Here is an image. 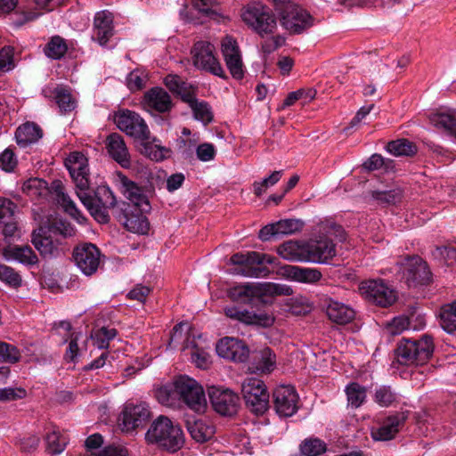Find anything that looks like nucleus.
<instances>
[{"label": "nucleus", "mask_w": 456, "mask_h": 456, "mask_svg": "<svg viewBox=\"0 0 456 456\" xmlns=\"http://www.w3.org/2000/svg\"><path fill=\"white\" fill-rule=\"evenodd\" d=\"M68 168L77 189V195L89 210L94 218L100 224L110 222L109 210L114 216V210L119 205L116 197L110 188L105 186L98 187L92 196L87 192L89 189V169L87 159L84 154L74 151L65 160Z\"/></svg>", "instance_id": "1"}, {"label": "nucleus", "mask_w": 456, "mask_h": 456, "mask_svg": "<svg viewBox=\"0 0 456 456\" xmlns=\"http://www.w3.org/2000/svg\"><path fill=\"white\" fill-rule=\"evenodd\" d=\"M314 236L306 241V262L329 264L337 254L333 239L346 240L343 227L330 220L320 222L314 229Z\"/></svg>", "instance_id": "2"}, {"label": "nucleus", "mask_w": 456, "mask_h": 456, "mask_svg": "<svg viewBox=\"0 0 456 456\" xmlns=\"http://www.w3.org/2000/svg\"><path fill=\"white\" fill-rule=\"evenodd\" d=\"M145 440L169 452L179 451L185 441L181 426L165 415H159L151 422L145 434Z\"/></svg>", "instance_id": "3"}, {"label": "nucleus", "mask_w": 456, "mask_h": 456, "mask_svg": "<svg viewBox=\"0 0 456 456\" xmlns=\"http://www.w3.org/2000/svg\"><path fill=\"white\" fill-rule=\"evenodd\" d=\"M433 351L434 345L429 336L424 335L419 340L402 338L395 349V359L401 365H422L428 361Z\"/></svg>", "instance_id": "4"}, {"label": "nucleus", "mask_w": 456, "mask_h": 456, "mask_svg": "<svg viewBox=\"0 0 456 456\" xmlns=\"http://www.w3.org/2000/svg\"><path fill=\"white\" fill-rule=\"evenodd\" d=\"M395 266L408 287L428 285L432 281L433 275L428 265L417 255L401 257Z\"/></svg>", "instance_id": "5"}, {"label": "nucleus", "mask_w": 456, "mask_h": 456, "mask_svg": "<svg viewBox=\"0 0 456 456\" xmlns=\"http://www.w3.org/2000/svg\"><path fill=\"white\" fill-rule=\"evenodd\" d=\"M173 385V394L177 395L188 408L198 413L205 411L207 399L200 383L188 376H179Z\"/></svg>", "instance_id": "6"}, {"label": "nucleus", "mask_w": 456, "mask_h": 456, "mask_svg": "<svg viewBox=\"0 0 456 456\" xmlns=\"http://www.w3.org/2000/svg\"><path fill=\"white\" fill-rule=\"evenodd\" d=\"M241 395L246 407L255 415H263L269 409L270 395L263 380L246 378L241 383Z\"/></svg>", "instance_id": "7"}, {"label": "nucleus", "mask_w": 456, "mask_h": 456, "mask_svg": "<svg viewBox=\"0 0 456 456\" xmlns=\"http://www.w3.org/2000/svg\"><path fill=\"white\" fill-rule=\"evenodd\" d=\"M281 26L290 34H300L313 26V17L289 0L275 5Z\"/></svg>", "instance_id": "8"}, {"label": "nucleus", "mask_w": 456, "mask_h": 456, "mask_svg": "<svg viewBox=\"0 0 456 456\" xmlns=\"http://www.w3.org/2000/svg\"><path fill=\"white\" fill-rule=\"evenodd\" d=\"M240 15L243 21L261 36L273 33L277 27L275 17L270 9L261 3L247 4L241 9Z\"/></svg>", "instance_id": "9"}, {"label": "nucleus", "mask_w": 456, "mask_h": 456, "mask_svg": "<svg viewBox=\"0 0 456 456\" xmlns=\"http://www.w3.org/2000/svg\"><path fill=\"white\" fill-rule=\"evenodd\" d=\"M359 291L367 301L381 307H388L396 300L395 291L382 280L362 281Z\"/></svg>", "instance_id": "10"}, {"label": "nucleus", "mask_w": 456, "mask_h": 456, "mask_svg": "<svg viewBox=\"0 0 456 456\" xmlns=\"http://www.w3.org/2000/svg\"><path fill=\"white\" fill-rule=\"evenodd\" d=\"M143 213L138 208L121 201L114 210V216L126 230L134 233L145 234L150 229V224Z\"/></svg>", "instance_id": "11"}, {"label": "nucleus", "mask_w": 456, "mask_h": 456, "mask_svg": "<svg viewBox=\"0 0 456 456\" xmlns=\"http://www.w3.org/2000/svg\"><path fill=\"white\" fill-rule=\"evenodd\" d=\"M215 49V46L207 41L195 43L191 50L193 63L197 68L215 76L225 77L224 70L214 54Z\"/></svg>", "instance_id": "12"}, {"label": "nucleus", "mask_w": 456, "mask_h": 456, "mask_svg": "<svg viewBox=\"0 0 456 456\" xmlns=\"http://www.w3.org/2000/svg\"><path fill=\"white\" fill-rule=\"evenodd\" d=\"M118 127L127 135L142 142L150 138V130L143 118L134 111L124 110L115 116Z\"/></svg>", "instance_id": "13"}, {"label": "nucleus", "mask_w": 456, "mask_h": 456, "mask_svg": "<svg viewBox=\"0 0 456 456\" xmlns=\"http://www.w3.org/2000/svg\"><path fill=\"white\" fill-rule=\"evenodd\" d=\"M258 253L256 251L233 254L230 258V263L234 265L232 273L255 278L267 276L269 269L266 266H258Z\"/></svg>", "instance_id": "14"}, {"label": "nucleus", "mask_w": 456, "mask_h": 456, "mask_svg": "<svg viewBox=\"0 0 456 456\" xmlns=\"http://www.w3.org/2000/svg\"><path fill=\"white\" fill-rule=\"evenodd\" d=\"M210 403L214 410L222 416H233L240 406L237 394L228 388L211 387L208 389Z\"/></svg>", "instance_id": "15"}, {"label": "nucleus", "mask_w": 456, "mask_h": 456, "mask_svg": "<svg viewBox=\"0 0 456 456\" xmlns=\"http://www.w3.org/2000/svg\"><path fill=\"white\" fill-rule=\"evenodd\" d=\"M101 256L100 249L93 243L80 244L73 250V258L77 266L87 276L98 270Z\"/></svg>", "instance_id": "16"}, {"label": "nucleus", "mask_w": 456, "mask_h": 456, "mask_svg": "<svg viewBox=\"0 0 456 456\" xmlns=\"http://www.w3.org/2000/svg\"><path fill=\"white\" fill-rule=\"evenodd\" d=\"M226 317L241 322L245 325H256L261 327H271L274 323V317L267 313H254L247 309H242L236 305H229L224 308Z\"/></svg>", "instance_id": "17"}, {"label": "nucleus", "mask_w": 456, "mask_h": 456, "mask_svg": "<svg viewBox=\"0 0 456 456\" xmlns=\"http://www.w3.org/2000/svg\"><path fill=\"white\" fill-rule=\"evenodd\" d=\"M221 51L232 77L241 79L244 70L240 51L236 40L230 36L224 37L221 41Z\"/></svg>", "instance_id": "18"}, {"label": "nucleus", "mask_w": 456, "mask_h": 456, "mask_svg": "<svg viewBox=\"0 0 456 456\" xmlns=\"http://www.w3.org/2000/svg\"><path fill=\"white\" fill-rule=\"evenodd\" d=\"M408 418L407 411H400L387 417L377 428H372L370 436L375 441H389L395 437Z\"/></svg>", "instance_id": "19"}, {"label": "nucleus", "mask_w": 456, "mask_h": 456, "mask_svg": "<svg viewBox=\"0 0 456 456\" xmlns=\"http://www.w3.org/2000/svg\"><path fill=\"white\" fill-rule=\"evenodd\" d=\"M276 412L282 417H290L297 411L298 395L291 386H280L273 394Z\"/></svg>", "instance_id": "20"}, {"label": "nucleus", "mask_w": 456, "mask_h": 456, "mask_svg": "<svg viewBox=\"0 0 456 456\" xmlns=\"http://www.w3.org/2000/svg\"><path fill=\"white\" fill-rule=\"evenodd\" d=\"M150 416V410L145 404H126L122 411L119 425L123 431L133 432L136 428L143 427Z\"/></svg>", "instance_id": "21"}, {"label": "nucleus", "mask_w": 456, "mask_h": 456, "mask_svg": "<svg viewBox=\"0 0 456 456\" xmlns=\"http://www.w3.org/2000/svg\"><path fill=\"white\" fill-rule=\"evenodd\" d=\"M118 181L120 184L121 192L134 204L133 207L138 208L142 212L151 210L150 201L142 187L138 186L137 183L121 173L118 174Z\"/></svg>", "instance_id": "22"}, {"label": "nucleus", "mask_w": 456, "mask_h": 456, "mask_svg": "<svg viewBox=\"0 0 456 456\" xmlns=\"http://www.w3.org/2000/svg\"><path fill=\"white\" fill-rule=\"evenodd\" d=\"M304 223L298 219H284L264 226L259 231V238L265 241L273 236L292 234L303 228Z\"/></svg>", "instance_id": "23"}, {"label": "nucleus", "mask_w": 456, "mask_h": 456, "mask_svg": "<svg viewBox=\"0 0 456 456\" xmlns=\"http://www.w3.org/2000/svg\"><path fill=\"white\" fill-rule=\"evenodd\" d=\"M106 149L110 156L122 167H130V154L121 134H110L106 139Z\"/></svg>", "instance_id": "24"}, {"label": "nucleus", "mask_w": 456, "mask_h": 456, "mask_svg": "<svg viewBox=\"0 0 456 456\" xmlns=\"http://www.w3.org/2000/svg\"><path fill=\"white\" fill-rule=\"evenodd\" d=\"M146 108L159 113L169 112L174 104L168 93L162 87H153L144 94Z\"/></svg>", "instance_id": "25"}, {"label": "nucleus", "mask_w": 456, "mask_h": 456, "mask_svg": "<svg viewBox=\"0 0 456 456\" xmlns=\"http://www.w3.org/2000/svg\"><path fill=\"white\" fill-rule=\"evenodd\" d=\"M282 274L288 280L307 284L317 283L322 278L318 269L297 265H285L282 267Z\"/></svg>", "instance_id": "26"}, {"label": "nucleus", "mask_w": 456, "mask_h": 456, "mask_svg": "<svg viewBox=\"0 0 456 456\" xmlns=\"http://www.w3.org/2000/svg\"><path fill=\"white\" fill-rule=\"evenodd\" d=\"M113 16L108 11H102L96 13L94 21V37L101 45L107 44L113 36Z\"/></svg>", "instance_id": "27"}, {"label": "nucleus", "mask_w": 456, "mask_h": 456, "mask_svg": "<svg viewBox=\"0 0 456 456\" xmlns=\"http://www.w3.org/2000/svg\"><path fill=\"white\" fill-rule=\"evenodd\" d=\"M326 314L331 322L339 325L347 324L355 317V311L351 306L332 299L327 303Z\"/></svg>", "instance_id": "28"}, {"label": "nucleus", "mask_w": 456, "mask_h": 456, "mask_svg": "<svg viewBox=\"0 0 456 456\" xmlns=\"http://www.w3.org/2000/svg\"><path fill=\"white\" fill-rule=\"evenodd\" d=\"M31 242L45 258H51L58 253V246L51 236L47 235L45 227L40 226L33 232Z\"/></svg>", "instance_id": "29"}, {"label": "nucleus", "mask_w": 456, "mask_h": 456, "mask_svg": "<svg viewBox=\"0 0 456 456\" xmlns=\"http://www.w3.org/2000/svg\"><path fill=\"white\" fill-rule=\"evenodd\" d=\"M227 296L232 302L251 304L262 296V290L257 285L244 283L230 288Z\"/></svg>", "instance_id": "30"}, {"label": "nucleus", "mask_w": 456, "mask_h": 456, "mask_svg": "<svg viewBox=\"0 0 456 456\" xmlns=\"http://www.w3.org/2000/svg\"><path fill=\"white\" fill-rule=\"evenodd\" d=\"M430 123L447 135L456 139V110H440L429 116Z\"/></svg>", "instance_id": "31"}, {"label": "nucleus", "mask_w": 456, "mask_h": 456, "mask_svg": "<svg viewBox=\"0 0 456 456\" xmlns=\"http://www.w3.org/2000/svg\"><path fill=\"white\" fill-rule=\"evenodd\" d=\"M306 242L299 243L296 240L286 241L277 248L280 256L291 262H306Z\"/></svg>", "instance_id": "32"}, {"label": "nucleus", "mask_w": 456, "mask_h": 456, "mask_svg": "<svg viewBox=\"0 0 456 456\" xmlns=\"http://www.w3.org/2000/svg\"><path fill=\"white\" fill-rule=\"evenodd\" d=\"M275 358V354L270 348H264L255 356L254 362L248 366V371L251 373L268 374L274 370Z\"/></svg>", "instance_id": "33"}, {"label": "nucleus", "mask_w": 456, "mask_h": 456, "mask_svg": "<svg viewBox=\"0 0 456 456\" xmlns=\"http://www.w3.org/2000/svg\"><path fill=\"white\" fill-rule=\"evenodd\" d=\"M43 136L42 129L34 123L27 122L20 126L15 132L16 142L20 147L37 142Z\"/></svg>", "instance_id": "34"}, {"label": "nucleus", "mask_w": 456, "mask_h": 456, "mask_svg": "<svg viewBox=\"0 0 456 456\" xmlns=\"http://www.w3.org/2000/svg\"><path fill=\"white\" fill-rule=\"evenodd\" d=\"M2 254L7 260L14 259L25 265H32L37 264L38 261L37 255L28 246H7L3 248Z\"/></svg>", "instance_id": "35"}, {"label": "nucleus", "mask_w": 456, "mask_h": 456, "mask_svg": "<svg viewBox=\"0 0 456 456\" xmlns=\"http://www.w3.org/2000/svg\"><path fill=\"white\" fill-rule=\"evenodd\" d=\"M186 428L192 439L199 443L207 442L214 435L213 427L195 418L186 419Z\"/></svg>", "instance_id": "36"}, {"label": "nucleus", "mask_w": 456, "mask_h": 456, "mask_svg": "<svg viewBox=\"0 0 456 456\" xmlns=\"http://www.w3.org/2000/svg\"><path fill=\"white\" fill-rule=\"evenodd\" d=\"M370 195L378 204L386 207L399 203L403 199V191L396 187L388 191H371Z\"/></svg>", "instance_id": "37"}, {"label": "nucleus", "mask_w": 456, "mask_h": 456, "mask_svg": "<svg viewBox=\"0 0 456 456\" xmlns=\"http://www.w3.org/2000/svg\"><path fill=\"white\" fill-rule=\"evenodd\" d=\"M386 148L395 156H413L417 152V146L404 138L389 142Z\"/></svg>", "instance_id": "38"}, {"label": "nucleus", "mask_w": 456, "mask_h": 456, "mask_svg": "<svg viewBox=\"0 0 456 456\" xmlns=\"http://www.w3.org/2000/svg\"><path fill=\"white\" fill-rule=\"evenodd\" d=\"M53 94L55 102L58 105L61 112L66 113L75 109L76 101L69 89L62 86H57L54 89Z\"/></svg>", "instance_id": "39"}, {"label": "nucleus", "mask_w": 456, "mask_h": 456, "mask_svg": "<svg viewBox=\"0 0 456 456\" xmlns=\"http://www.w3.org/2000/svg\"><path fill=\"white\" fill-rule=\"evenodd\" d=\"M441 326L448 333L456 330V301L445 305L440 313Z\"/></svg>", "instance_id": "40"}, {"label": "nucleus", "mask_w": 456, "mask_h": 456, "mask_svg": "<svg viewBox=\"0 0 456 456\" xmlns=\"http://www.w3.org/2000/svg\"><path fill=\"white\" fill-rule=\"evenodd\" d=\"M68 47L64 39L59 36L53 37L45 46V55L53 60L61 59L67 52Z\"/></svg>", "instance_id": "41"}, {"label": "nucleus", "mask_w": 456, "mask_h": 456, "mask_svg": "<svg viewBox=\"0 0 456 456\" xmlns=\"http://www.w3.org/2000/svg\"><path fill=\"white\" fill-rule=\"evenodd\" d=\"M189 107L192 110L194 118L201 121L204 125H208L213 121L214 115L208 102L196 100Z\"/></svg>", "instance_id": "42"}, {"label": "nucleus", "mask_w": 456, "mask_h": 456, "mask_svg": "<svg viewBox=\"0 0 456 456\" xmlns=\"http://www.w3.org/2000/svg\"><path fill=\"white\" fill-rule=\"evenodd\" d=\"M348 403L354 407H360L366 399V388L356 382L349 384L346 388Z\"/></svg>", "instance_id": "43"}, {"label": "nucleus", "mask_w": 456, "mask_h": 456, "mask_svg": "<svg viewBox=\"0 0 456 456\" xmlns=\"http://www.w3.org/2000/svg\"><path fill=\"white\" fill-rule=\"evenodd\" d=\"M300 451L305 456H319L327 451V444L319 438H308L300 444Z\"/></svg>", "instance_id": "44"}, {"label": "nucleus", "mask_w": 456, "mask_h": 456, "mask_svg": "<svg viewBox=\"0 0 456 456\" xmlns=\"http://www.w3.org/2000/svg\"><path fill=\"white\" fill-rule=\"evenodd\" d=\"M117 330L102 327L94 331L92 335L94 345L100 349H106L110 346V342L117 336Z\"/></svg>", "instance_id": "45"}, {"label": "nucleus", "mask_w": 456, "mask_h": 456, "mask_svg": "<svg viewBox=\"0 0 456 456\" xmlns=\"http://www.w3.org/2000/svg\"><path fill=\"white\" fill-rule=\"evenodd\" d=\"M46 452L52 455L62 452L66 447L67 442L61 437V434L53 430L45 436Z\"/></svg>", "instance_id": "46"}, {"label": "nucleus", "mask_w": 456, "mask_h": 456, "mask_svg": "<svg viewBox=\"0 0 456 456\" xmlns=\"http://www.w3.org/2000/svg\"><path fill=\"white\" fill-rule=\"evenodd\" d=\"M142 153L155 161H161L167 159L170 153L168 149L145 141L142 142Z\"/></svg>", "instance_id": "47"}, {"label": "nucleus", "mask_w": 456, "mask_h": 456, "mask_svg": "<svg viewBox=\"0 0 456 456\" xmlns=\"http://www.w3.org/2000/svg\"><path fill=\"white\" fill-rule=\"evenodd\" d=\"M282 173V170L273 171L268 177L260 182H255L253 183L254 194L256 197H261L269 187L273 186L280 181Z\"/></svg>", "instance_id": "48"}, {"label": "nucleus", "mask_w": 456, "mask_h": 456, "mask_svg": "<svg viewBox=\"0 0 456 456\" xmlns=\"http://www.w3.org/2000/svg\"><path fill=\"white\" fill-rule=\"evenodd\" d=\"M0 281L12 288L21 285V276L12 267L0 263Z\"/></svg>", "instance_id": "49"}, {"label": "nucleus", "mask_w": 456, "mask_h": 456, "mask_svg": "<svg viewBox=\"0 0 456 456\" xmlns=\"http://www.w3.org/2000/svg\"><path fill=\"white\" fill-rule=\"evenodd\" d=\"M20 359L19 349L13 345L0 341V362L15 363Z\"/></svg>", "instance_id": "50"}, {"label": "nucleus", "mask_w": 456, "mask_h": 456, "mask_svg": "<svg viewBox=\"0 0 456 456\" xmlns=\"http://www.w3.org/2000/svg\"><path fill=\"white\" fill-rule=\"evenodd\" d=\"M374 399L380 406L387 407L395 401L396 395L390 387L382 386L376 390Z\"/></svg>", "instance_id": "51"}, {"label": "nucleus", "mask_w": 456, "mask_h": 456, "mask_svg": "<svg viewBox=\"0 0 456 456\" xmlns=\"http://www.w3.org/2000/svg\"><path fill=\"white\" fill-rule=\"evenodd\" d=\"M410 326V320L407 316L401 315L395 317L387 326V330L391 336H396L406 330Z\"/></svg>", "instance_id": "52"}, {"label": "nucleus", "mask_w": 456, "mask_h": 456, "mask_svg": "<svg viewBox=\"0 0 456 456\" xmlns=\"http://www.w3.org/2000/svg\"><path fill=\"white\" fill-rule=\"evenodd\" d=\"M181 100L187 103L189 106L191 105L197 99V87L188 84L184 81V83L180 86L178 91L175 93Z\"/></svg>", "instance_id": "53"}, {"label": "nucleus", "mask_w": 456, "mask_h": 456, "mask_svg": "<svg viewBox=\"0 0 456 456\" xmlns=\"http://www.w3.org/2000/svg\"><path fill=\"white\" fill-rule=\"evenodd\" d=\"M17 205L8 199H0V224L14 218Z\"/></svg>", "instance_id": "54"}, {"label": "nucleus", "mask_w": 456, "mask_h": 456, "mask_svg": "<svg viewBox=\"0 0 456 456\" xmlns=\"http://www.w3.org/2000/svg\"><path fill=\"white\" fill-rule=\"evenodd\" d=\"M435 258L443 259L448 265L456 264V248L448 247H436L433 251Z\"/></svg>", "instance_id": "55"}, {"label": "nucleus", "mask_w": 456, "mask_h": 456, "mask_svg": "<svg viewBox=\"0 0 456 456\" xmlns=\"http://www.w3.org/2000/svg\"><path fill=\"white\" fill-rule=\"evenodd\" d=\"M228 360L242 362L248 358L249 349L244 342L236 339L234 348Z\"/></svg>", "instance_id": "56"}, {"label": "nucleus", "mask_w": 456, "mask_h": 456, "mask_svg": "<svg viewBox=\"0 0 456 456\" xmlns=\"http://www.w3.org/2000/svg\"><path fill=\"white\" fill-rule=\"evenodd\" d=\"M191 4L194 9L206 15L216 13L215 8L218 5L217 0H191Z\"/></svg>", "instance_id": "57"}, {"label": "nucleus", "mask_w": 456, "mask_h": 456, "mask_svg": "<svg viewBox=\"0 0 456 456\" xmlns=\"http://www.w3.org/2000/svg\"><path fill=\"white\" fill-rule=\"evenodd\" d=\"M0 224L2 225V233L5 240H10L20 237V232L15 217L8 220V222H3Z\"/></svg>", "instance_id": "58"}, {"label": "nucleus", "mask_w": 456, "mask_h": 456, "mask_svg": "<svg viewBox=\"0 0 456 456\" xmlns=\"http://www.w3.org/2000/svg\"><path fill=\"white\" fill-rule=\"evenodd\" d=\"M236 338H224L219 340L216 345V353L219 356L229 359L232 349L234 348Z\"/></svg>", "instance_id": "59"}, {"label": "nucleus", "mask_w": 456, "mask_h": 456, "mask_svg": "<svg viewBox=\"0 0 456 456\" xmlns=\"http://www.w3.org/2000/svg\"><path fill=\"white\" fill-rule=\"evenodd\" d=\"M16 165L17 159L12 150L6 149L0 154V167L4 171H12Z\"/></svg>", "instance_id": "60"}, {"label": "nucleus", "mask_w": 456, "mask_h": 456, "mask_svg": "<svg viewBox=\"0 0 456 456\" xmlns=\"http://www.w3.org/2000/svg\"><path fill=\"white\" fill-rule=\"evenodd\" d=\"M13 68V49L4 47L0 50V71H6Z\"/></svg>", "instance_id": "61"}, {"label": "nucleus", "mask_w": 456, "mask_h": 456, "mask_svg": "<svg viewBox=\"0 0 456 456\" xmlns=\"http://www.w3.org/2000/svg\"><path fill=\"white\" fill-rule=\"evenodd\" d=\"M58 203L64 208V210L76 219L80 216V212L76 208L73 200L69 197L68 194H63L61 197L56 200Z\"/></svg>", "instance_id": "62"}, {"label": "nucleus", "mask_w": 456, "mask_h": 456, "mask_svg": "<svg viewBox=\"0 0 456 456\" xmlns=\"http://www.w3.org/2000/svg\"><path fill=\"white\" fill-rule=\"evenodd\" d=\"M49 232H58L64 237H70L74 234L73 227L61 220H55L48 228Z\"/></svg>", "instance_id": "63"}, {"label": "nucleus", "mask_w": 456, "mask_h": 456, "mask_svg": "<svg viewBox=\"0 0 456 456\" xmlns=\"http://www.w3.org/2000/svg\"><path fill=\"white\" fill-rule=\"evenodd\" d=\"M285 38L282 36H273L266 38L262 43V49L265 53H270L283 45Z\"/></svg>", "instance_id": "64"}]
</instances>
